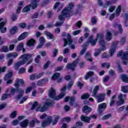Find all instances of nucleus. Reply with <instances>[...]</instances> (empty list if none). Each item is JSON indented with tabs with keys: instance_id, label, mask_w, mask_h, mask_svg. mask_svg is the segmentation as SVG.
I'll list each match as a JSON object with an SVG mask.
<instances>
[{
	"instance_id": "nucleus-1",
	"label": "nucleus",
	"mask_w": 128,
	"mask_h": 128,
	"mask_svg": "<svg viewBox=\"0 0 128 128\" xmlns=\"http://www.w3.org/2000/svg\"><path fill=\"white\" fill-rule=\"evenodd\" d=\"M74 8V4L73 2L69 3L68 6L64 8L62 12V14L58 16V19L61 22H64V17L66 18H70L74 16V11L72 10Z\"/></svg>"
},
{
	"instance_id": "nucleus-26",
	"label": "nucleus",
	"mask_w": 128,
	"mask_h": 128,
	"mask_svg": "<svg viewBox=\"0 0 128 128\" xmlns=\"http://www.w3.org/2000/svg\"><path fill=\"white\" fill-rule=\"evenodd\" d=\"M106 38L108 40V42H110L112 38V32H107L106 36Z\"/></svg>"
},
{
	"instance_id": "nucleus-15",
	"label": "nucleus",
	"mask_w": 128,
	"mask_h": 128,
	"mask_svg": "<svg viewBox=\"0 0 128 128\" xmlns=\"http://www.w3.org/2000/svg\"><path fill=\"white\" fill-rule=\"evenodd\" d=\"M68 100H70V105L72 106L74 104V100H76V98L74 97L67 96L64 98V102H68Z\"/></svg>"
},
{
	"instance_id": "nucleus-16",
	"label": "nucleus",
	"mask_w": 128,
	"mask_h": 128,
	"mask_svg": "<svg viewBox=\"0 0 128 128\" xmlns=\"http://www.w3.org/2000/svg\"><path fill=\"white\" fill-rule=\"evenodd\" d=\"M52 122V118H48L41 123V126L42 128H46V126H48L49 124H50Z\"/></svg>"
},
{
	"instance_id": "nucleus-43",
	"label": "nucleus",
	"mask_w": 128,
	"mask_h": 128,
	"mask_svg": "<svg viewBox=\"0 0 128 128\" xmlns=\"http://www.w3.org/2000/svg\"><path fill=\"white\" fill-rule=\"evenodd\" d=\"M38 106V102H35L33 103L32 106L31 108V110H34Z\"/></svg>"
},
{
	"instance_id": "nucleus-48",
	"label": "nucleus",
	"mask_w": 128,
	"mask_h": 128,
	"mask_svg": "<svg viewBox=\"0 0 128 128\" xmlns=\"http://www.w3.org/2000/svg\"><path fill=\"white\" fill-rule=\"evenodd\" d=\"M18 112L16 111H14L11 114H10V118H14L16 116Z\"/></svg>"
},
{
	"instance_id": "nucleus-7",
	"label": "nucleus",
	"mask_w": 128,
	"mask_h": 128,
	"mask_svg": "<svg viewBox=\"0 0 128 128\" xmlns=\"http://www.w3.org/2000/svg\"><path fill=\"white\" fill-rule=\"evenodd\" d=\"M100 40L99 41V44L102 48L98 49L97 52H94V56H98L102 52H104V50H106V41H104V38Z\"/></svg>"
},
{
	"instance_id": "nucleus-28",
	"label": "nucleus",
	"mask_w": 128,
	"mask_h": 128,
	"mask_svg": "<svg viewBox=\"0 0 128 128\" xmlns=\"http://www.w3.org/2000/svg\"><path fill=\"white\" fill-rule=\"evenodd\" d=\"M94 72L89 71L87 72L86 74L84 76L85 80H88L90 78L94 76Z\"/></svg>"
},
{
	"instance_id": "nucleus-64",
	"label": "nucleus",
	"mask_w": 128,
	"mask_h": 128,
	"mask_svg": "<svg viewBox=\"0 0 128 128\" xmlns=\"http://www.w3.org/2000/svg\"><path fill=\"white\" fill-rule=\"evenodd\" d=\"M91 22H92V24H96V22H98V20H96V16H94L92 18Z\"/></svg>"
},
{
	"instance_id": "nucleus-49",
	"label": "nucleus",
	"mask_w": 128,
	"mask_h": 128,
	"mask_svg": "<svg viewBox=\"0 0 128 128\" xmlns=\"http://www.w3.org/2000/svg\"><path fill=\"white\" fill-rule=\"evenodd\" d=\"M18 26L21 28H26V24L25 22L20 23Z\"/></svg>"
},
{
	"instance_id": "nucleus-46",
	"label": "nucleus",
	"mask_w": 128,
	"mask_h": 128,
	"mask_svg": "<svg viewBox=\"0 0 128 128\" xmlns=\"http://www.w3.org/2000/svg\"><path fill=\"white\" fill-rule=\"evenodd\" d=\"M66 86H64L60 90V94H64V96H66Z\"/></svg>"
},
{
	"instance_id": "nucleus-42",
	"label": "nucleus",
	"mask_w": 128,
	"mask_h": 128,
	"mask_svg": "<svg viewBox=\"0 0 128 128\" xmlns=\"http://www.w3.org/2000/svg\"><path fill=\"white\" fill-rule=\"evenodd\" d=\"M120 12H122V6L120 5H119L116 9V14H118V16H120Z\"/></svg>"
},
{
	"instance_id": "nucleus-6",
	"label": "nucleus",
	"mask_w": 128,
	"mask_h": 128,
	"mask_svg": "<svg viewBox=\"0 0 128 128\" xmlns=\"http://www.w3.org/2000/svg\"><path fill=\"white\" fill-rule=\"evenodd\" d=\"M66 36L67 39L66 38H63V40L64 42V44L63 46L66 47L68 44H72L73 42L72 39V36L70 33H68L66 34V32H63L62 34V38H66Z\"/></svg>"
},
{
	"instance_id": "nucleus-3",
	"label": "nucleus",
	"mask_w": 128,
	"mask_h": 128,
	"mask_svg": "<svg viewBox=\"0 0 128 128\" xmlns=\"http://www.w3.org/2000/svg\"><path fill=\"white\" fill-rule=\"evenodd\" d=\"M102 40L104 38V35L102 34H97L96 36V38L94 40V36L91 35L87 40V42L84 43L82 45L83 48H88V46L89 44H91L92 46H96V42H98V40Z\"/></svg>"
},
{
	"instance_id": "nucleus-35",
	"label": "nucleus",
	"mask_w": 128,
	"mask_h": 128,
	"mask_svg": "<svg viewBox=\"0 0 128 128\" xmlns=\"http://www.w3.org/2000/svg\"><path fill=\"white\" fill-rule=\"evenodd\" d=\"M44 34H46V36H48V38H49L50 40H52V38H54V34L48 31H44Z\"/></svg>"
},
{
	"instance_id": "nucleus-33",
	"label": "nucleus",
	"mask_w": 128,
	"mask_h": 128,
	"mask_svg": "<svg viewBox=\"0 0 128 128\" xmlns=\"http://www.w3.org/2000/svg\"><path fill=\"white\" fill-rule=\"evenodd\" d=\"M121 90L124 94H128V86H121Z\"/></svg>"
},
{
	"instance_id": "nucleus-14",
	"label": "nucleus",
	"mask_w": 128,
	"mask_h": 128,
	"mask_svg": "<svg viewBox=\"0 0 128 128\" xmlns=\"http://www.w3.org/2000/svg\"><path fill=\"white\" fill-rule=\"evenodd\" d=\"M48 82V78H45L43 79L40 80L37 82V86H46V82Z\"/></svg>"
},
{
	"instance_id": "nucleus-20",
	"label": "nucleus",
	"mask_w": 128,
	"mask_h": 128,
	"mask_svg": "<svg viewBox=\"0 0 128 128\" xmlns=\"http://www.w3.org/2000/svg\"><path fill=\"white\" fill-rule=\"evenodd\" d=\"M18 28L16 26H14L10 30V33L12 36L14 34H18Z\"/></svg>"
},
{
	"instance_id": "nucleus-17",
	"label": "nucleus",
	"mask_w": 128,
	"mask_h": 128,
	"mask_svg": "<svg viewBox=\"0 0 128 128\" xmlns=\"http://www.w3.org/2000/svg\"><path fill=\"white\" fill-rule=\"evenodd\" d=\"M106 93H100L99 95H96V96L97 98L98 102H104V98H106Z\"/></svg>"
},
{
	"instance_id": "nucleus-5",
	"label": "nucleus",
	"mask_w": 128,
	"mask_h": 128,
	"mask_svg": "<svg viewBox=\"0 0 128 128\" xmlns=\"http://www.w3.org/2000/svg\"><path fill=\"white\" fill-rule=\"evenodd\" d=\"M56 90L54 89V88H51L49 92H48V96L50 98H52L54 100H60L64 96V94L63 93H60L58 96H56Z\"/></svg>"
},
{
	"instance_id": "nucleus-29",
	"label": "nucleus",
	"mask_w": 128,
	"mask_h": 128,
	"mask_svg": "<svg viewBox=\"0 0 128 128\" xmlns=\"http://www.w3.org/2000/svg\"><path fill=\"white\" fill-rule=\"evenodd\" d=\"M54 101L47 102L44 103V106H46V108L48 110V108L50 106H52L54 105Z\"/></svg>"
},
{
	"instance_id": "nucleus-50",
	"label": "nucleus",
	"mask_w": 128,
	"mask_h": 128,
	"mask_svg": "<svg viewBox=\"0 0 128 128\" xmlns=\"http://www.w3.org/2000/svg\"><path fill=\"white\" fill-rule=\"evenodd\" d=\"M26 72V68H22L19 70L18 74H24Z\"/></svg>"
},
{
	"instance_id": "nucleus-45",
	"label": "nucleus",
	"mask_w": 128,
	"mask_h": 128,
	"mask_svg": "<svg viewBox=\"0 0 128 128\" xmlns=\"http://www.w3.org/2000/svg\"><path fill=\"white\" fill-rule=\"evenodd\" d=\"M11 19L12 22H16L18 20V15L16 14H13L12 15Z\"/></svg>"
},
{
	"instance_id": "nucleus-47",
	"label": "nucleus",
	"mask_w": 128,
	"mask_h": 128,
	"mask_svg": "<svg viewBox=\"0 0 128 128\" xmlns=\"http://www.w3.org/2000/svg\"><path fill=\"white\" fill-rule=\"evenodd\" d=\"M8 96H10V94H3L0 98L1 100H6V98H8Z\"/></svg>"
},
{
	"instance_id": "nucleus-61",
	"label": "nucleus",
	"mask_w": 128,
	"mask_h": 128,
	"mask_svg": "<svg viewBox=\"0 0 128 128\" xmlns=\"http://www.w3.org/2000/svg\"><path fill=\"white\" fill-rule=\"evenodd\" d=\"M32 86L27 88L26 90V94H28L29 92H32Z\"/></svg>"
},
{
	"instance_id": "nucleus-63",
	"label": "nucleus",
	"mask_w": 128,
	"mask_h": 128,
	"mask_svg": "<svg viewBox=\"0 0 128 128\" xmlns=\"http://www.w3.org/2000/svg\"><path fill=\"white\" fill-rule=\"evenodd\" d=\"M16 88L12 87L11 90L10 92V93L11 94H14L16 93Z\"/></svg>"
},
{
	"instance_id": "nucleus-56",
	"label": "nucleus",
	"mask_w": 128,
	"mask_h": 128,
	"mask_svg": "<svg viewBox=\"0 0 128 128\" xmlns=\"http://www.w3.org/2000/svg\"><path fill=\"white\" fill-rule=\"evenodd\" d=\"M102 58H110V55L104 52L102 54Z\"/></svg>"
},
{
	"instance_id": "nucleus-27",
	"label": "nucleus",
	"mask_w": 128,
	"mask_h": 128,
	"mask_svg": "<svg viewBox=\"0 0 128 128\" xmlns=\"http://www.w3.org/2000/svg\"><path fill=\"white\" fill-rule=\"evenodd\" d=\"M90 54V51H88L85 55V58L88 60V62H92V58H91Z\"/></svg>"
},
{
	"instance_id": "nucleus-62",
	"label": "nucleus",
	"mask_w": 128,
	"mask_h": 128,
	"mask_svg": "<svg viewBox=\"0 0 128 128\" xmlns=\"http://www.w3.org/2000/svg\"><path fill=\"white\" fill-rule=\"evenodd\" d=\"M28 100V96H24L20 100V104H24L26 100Z\"/></svg>"
},
{
	"instance_id": "nucleus-4",
	"label": "nucleus",
	"mask_w": 128,
	"mask_h": 128,
	"mask_svg": "<svg viewBox=\"0 0 128 128\" xmlns=\"http://www.w3.org/2000/svg\"><path fill=\"white\" fill-rule=\"evenodd\" d=\"M40 2V0H32L31 4L26 6L22 10L23 12H28L30 10V8L32 10H36L38 8V5Z\"/></svg>"
},
{
	"instance_id": "nucleus-8",
	"label": "nucleus",
	"mask_w": 128,
	"mask_h": 128,
	"mask_svg": "<svg viewBox=\"0 0 128 128\" xmlns=\"http://www.w3.org/2000/svg\"><path fill=\"white\" fill-rule=\"evenodd\" d=\"M78 64V61H74L72 63H68L66 64V68L67 70H72V72H74L76 65Z\"/></svg>"
},
{
	"instance_id": "nucleus-51",
	"label": "nucleus",
	"mask_w": 128,
	"mask_h": 128,
	"mask_svg": "<svg viewBox=\"0 0 128 128\" xmlns=\"http://www.w3.org/2000/svg\"><path fill=\"white\" fill-rule=\"evenodd\" d=\"M50 60H48L44 64V70H46L48 68V66H50Z\"/></svg>"
},
{
	"instance_id": "nucleus-37",
	"label": "nucleus",
	"mask_w": 128,
	"mask_h": 128,
	"mask_svg": "<svg viewBox=\"0 0 128 128\" xmlns=\"http://www.w3.org/2000/svg\"><path fill=\"white\" fill-rule=\"evenodd\" d=\"M90 95L88 93H85L81 96V98L82 100H88L90 98Z\"/></svg>"
},
{
	"instance_id": "nucleus-24",
	"label": "nucleus",
	"mask_w": 128,
	"mask_h": 128,
	"mask_svg": "<svg viewBox=\"0 0 128 128\" xmlns=\"http://www.w3.org/2000/svg\"><path fill=\"white\" fill-rule=\"evenodd\" d=\"M28 124V120L27 119L20 122V126L21 128H26Z\"/></svg>"
},
{
	"instance_id": "nucleus-22",
	"label": "nucleus",
	"mask_w": 128,
	"mask_h": 128,
	"mask_svg": "<svg viewBox=\"0 0 128 128\" xmlns=\"http://www.w3.org/2000/svg\"><path fill=\"white\" fill-rule=\"evenodd\" d=\"M28 32H24L22 33L18 37V40H24V38H28Z\"/></svg>"
},
{
	"instance_id": "nucleus-10",
	"label": "nucleus",
	"mask_w": 128,
	"mask_h": 128,
	"mask_svg": "<svg viewBox=\"0 0 128 128\" xmlns=\"http://www.w3.org/2000/svg\"><path fill=\"white\" fill-rule=\"evenodd\" d=\"M126 98V94H120L118 96V100H119L116 102L118 106H122V104H124V99Z\"/></svg>"
},
{
	"instance_id": "nucleus-32",
	"label": "nucleus",
	"mask_w": 128,
	"mask_h": 128,
	"mask_svg": "<svg viewBox=\"0 0 128 128\" xmlns=\"http://www.w3.org/2000/svg\"><path fill=\"white\" fill-rule=\"evenodd\" d=\"M60 76V72H56L53 74L52 77V80H58V78Z\"/></svg>"
},
{
	"instance_id": "nucleus-30",
	"label": "nucleus",
	"mask_w": 128,
	"mask_h": 128,
	"mask_svg": "<svg viewBox=\"0 0 128 128\" xmlns=\"http://www.w3.org/2000/svg\"><path fill=\"white\" fill-rule=\"evenodd\" d=\"M24 43L20 42L16 48V50L18 52H20L22 50V48H24Z\"/></svg>"
},
{
	"instance_id": "nucleus-2",
	"label": "nucleus",
	"mask_w": 128,
	"mask_h": 128,
	"mask_svg": "<svg viewBox=\"0 0 128 128\" xmlns=\"http://www.w3.org/2000/svg\"><path fill=\"white\" fill-rule=\"evenodd\" d=\"M20 58L23 60L15 64V68L17 70L18 69L20 66L26 64V66H28L32 62V54H25L20 56Z\"/></svg>"
},
{
	"instance_id": "nucleus-9",
	"label": "nucleus",
	"mask_w": 128,
	"mask_h": 128,
	"mask_svg": "<svg viewBox=\"0 0 128 128\" xmlns=\"http://www.w3.org/2000/svg\"><path fill=\"white\" fill-rule=\"evenodd\" d=\"M118 44V41H114L112 42V48L110 49L109 52L110 56H114V54L116 52V50Z\"/></svg>"
},
{
	"instance_id": "nucleus-34",
	"label": "nucleus",
	"mask_w": 128,
	"mask_h": 128,
	"mask_svg": "<svg viewBox=\"0 0 128 128\" xmlns=\"http://www.w3.org/2000/svg\"><path fill=\"white\" fill-rule=\"evenodd\" d=\"M8 52V46H3L0 49V52Z\"/></svg>"
},
{
	"instance_id": "nucleus-21",
	"label": "nucleus",
	"mask_w": 128,
	"mask_h": 128,
	"mask_svg": "<svg viewBox=\"0 0 128 128\" xmlns=\"http://www.w3.org/2000/svg\"><path fill=\"white\" fill-rule=\"evenodd\" d=\"M84 6H82V5L80 4L78 6V8L76 9L75 11V14H82V12L84 10L83 8Z\"/></svg>"
},
{
	"instance_id": "nucleus-19",
	"label": "nucleus",
	"mask_w": 128,
	"mask_h": 128,
	"mask_svg": "<svg viewBox=\"0 0 128 128\" xmlns=\"http://www.w3.org/2000/svg\"><path fill=\"white\" fill-rule=\"evenodd\" d=\"M106 108V104L102 103L98 105V112L100 114H102V110Z\"/></svg>"
},
{
	"instance_id": "nucleus-54",
	"label": "nucleus",
	"mask_w": 128,
	"mask_h": 128,
	"mask_svg": "<svg viewBox=\"0 0 128 128\" xmlns=\"http://www.w3.org/2000/svg\"><path fill=\"white\" fill-rule=\"evenodd\" d=\"M36 124V120H32L30 122V128H34V126Z\"/></svg>"
},
{
	"instance_id": "nucleus-39",
	"label": "nucleus",
	"mask_w": 128,
	"mask_h": 128,
	"mask_svg": "<svg viewBox=\"0 0 128 128\" xmlns=\"http://www.w3.org/2000/svg\"><path fill=\"white\" fill-rule=\"evenodd\" d=\"M124 16H125L126 20L124 22V24L125 26L128 28V21H126V20H128V13H125Z\"/></svg>"
},
{
	"instance_id": "nucleus-12",
	"label": "nucleus",
	"mask_w": 128,
	"mask_h": 128,
	"mask_svg": "<svg viewBox=\"0 0 128 128\" xmlns=\"http://www.w3.org/2000/svg\"><path fill=\"white\" fill-rule=\"evenodd\" d=\"M20 84L21 86H24V80L22 79L17 78L14 84V86L16 88V90H18L20 89Z\"/></svg>"
},
{
	"instance_id": "nucleus-52",
	"label": "nucleus",
	"mask_w": 128,
	"mask_h": 128,
	"mask_svg": "<svg viewBox=\"0 0 128 128\" xmlns=\"http://www.w3.org/2000/svg\"><path fill=\"white\" fill-rule=\"evenodd\" d=\"M62 122H70V117H65L62 118Z\"/></svg>"
},
{
	"instance_id": "nucleus-36",
	"label": "nucleus",
	"mask_w": 128,
	"mask_h": 128,
	"mask_svg": "<svg viewBox=\"0 0 128 128\" xmlns=\"http://www.w3.org/2000/svg\"><path fill=\"white\" fill-rule=\"evenodd\" d=\"M12 74H14V72L12 71H10L6 74L5 76V78L6 80H8V78H10L12 76Z\"/></svg>"
},
{
	"instance_id": "nucleus-59",
	"label": "nucleus",
	"mask_w": 128,
	"mask_h": 128,
	"mask_svg": "<svg viewBox=\"0 0 128 128\" xmlns=\"http://www.w3.org/2000/svg\"><path fill=\"white\" fill-rule=\"evenodd\" d=\"M39 42L40 44H44V43L46 42V40H44V37H40V38Z\"/></svg>"
},
{
	"instance_id": "nucleus-41",
	"label": "nucleus",
	"mask_w": 128,
	"mask_h": 128,
	"mask_svg": "<svg viewBox=\"0 0 128 128\" xmlns=\"http://www.w3.org/2000/svg\"><path fill=\"white\" fill-rule=\"evenodd\" d=\"M101 66L102 68H104V66H106V68H110V63L103 62L101 64Z\"/></svg>"
},
{
	"instance_id": "nucleus-58",
	"label": "nucleus",
	"mask_w": 128,
	"mask_h": 128,
	"mask_svg": "<svg viewBox=\"0 0 128 128\" xmlns=\"http://www.w3.org/2000/svg\"><path fill=\"white\" fill-rule=\"evenodd\" d=\"M64 68V66H59L56 68L54 70V72H60V70H62Z\"/></svg>"
},
{
	"instance_id": "nucleus-13",
	"label": "nucleus",
	"mask_w": 128,
	"mask_h": 128,
	"mask_svg": "<svg viewBox=\"0 0 128 128\" xmlns=\"http://www.w3.org/2000/svg\"><path fill=\"white\" fill-rule=\"evenodd\" d=\"M92 110V108L88 106H84L82 108L83 114H86V116H88L89 114Z\"/></svg>"
},
{
	"instance_id": "nucleus-57",
	"label": "nucleus",
	"mask_w": 128,
	"mask_h": 128,
	"mask_svg": "<svg viewBox=\"0 0 128 128\" xmlns=\"http://www.w3.org/2000/svg\"><path fill=\"white\" fill-rule=\"evenodd\" d=\"M40 56L37 55L36 58H34V62L36 64H38L40 62Z\"/></svg>"
},
{
	"instance_id": "nucleus-11",
	"label": "nucleus",
	"mask_w": 128,
	"mask_h": 128,
	"mask_svg": "<svg viewBox=\"0 0 128 128\" xmlns=\"http://www.w3.org/2000/svg\"><path fill=\"white\" fill-rule=\"evenodd\" d=\"M44 74V72L39 73L38 74H32L30 76V79L31 80H40Z\"/></svg>"
},
{
	"instance_id": "nucleus-38",
	"label": "nucleus",
	"mask_w": 128,
	"mask_h": 128,
	"mask_svg": "<svg viewBox=\"0 0 128 128\" xmlns=\"http://www.w3.org/2000/svg\"><path fill=\"white\" fill-rule=\"evenodd\" d=\"M72 86H74V82L72 81H70L67 86V90H70V88H72Z\"/></svg>"
},
{
	"instance_id": "nucleus-44",
	"label": "nucleus",
	"mask_w": 128,
	"mask_h": 128,
	"mask_svg": "<svg viewBox=\"0 0 128 128\" xmlns=\"http://www.w3.org/2000/svg\"><path fill=\"white\" fill-rule=\"evenodd\" d=\"M58 50L57 48H54L53 51V54L52 57L56 58V56H58Z\"/></svg>"
},
{
	"instance_id": "nucleus-60",
	"label": "nucleus",
	"mask_w": 128,
	"mask_h": 128,
	"mask_svg": "<svg viewBox=\"0 0 128 128\" xmlns=\"http://www.w3.org/2000/svg\"><path fill=\"white\" fill-rule=\"evenodd\" d=\"M122 60H128V53H124L122 56Z\"/></svg>"
},
{
	"instance_id": "nucleus-23",
	"label": "nucleus",
	"mask_w": 128,
	"mask_h": 128,
	"mask_svg": "<svg viewBox=\"0 0 128 128\" xmlns=\"http://www.w3.org/2000/svg\"><path fill=\"white\" fill-rule=\"evenodd\" d=\"M36 41L34 38H31L29 40H28L27 42V46H34V44H36Z\"/></svg>"
},
{
	"instance_id": "nucleus-25",
	"label": "nucleus",
	"mask_w": 128,
	"mask_h": 128,
	"mask_svg": "<svg viewBox=\"0 0 128 128\" xmlns=\"http://www.w3.org/2000/svg\"><path fill=\"white\" fill-rule=\"evenodd\" d=\"M99 90H100V86H96L94 87V88L92 92V96H96V94H97Z\"/></svg>"
},
{
	"instance_id": "nucleus-31",
	"label": "nucleus",
	"mask_w": 128,
	"mask_h": 128,
	"mask_svg": "<svg viewBox=\"0 0 128 128\" xmlns=\"http://www.w3.org/2000/svg\"><path fill=\"white\" fill-rule=\"evenodd\" d=\"M121 78L122 80L124 82H126V84H128V76L126 74H123L121 76Z\"/></svg>"
},
{
	"instance_id": "nucleus-53",
	"label": "nucleus",
	"mask_w": 128,
	"mask_h": 128,
	"mask_svg": "<svg viewBox=\"0 0 128 128\" xmlns=\"http://www.w3.org/2000/svg\"><path fill=\"white\" fill-rule=\"evenodd\" d=\"M111 116H112V114H108L104 116L102 118V120H108V118H110Z\"/></svg>"
},
{
	"instance_id": "nucleus-40",
	"label": "nucleus",
	"mask_w": 128,
	"mask_h": 128,
	"mask_svg": "<svg viewBox=\"0 0 128 128\" xmlns=\"http://www.w3.org/2000/svg\"><path fill=\"white\" fill-rule=\"evenodd\" d=\"M58 120H60V116H57L54 118V120L52 122V125L54 126L56 124H58Z\"/></svg>"
},
{
	"instance_id": "nucleus-18",
	"label": "nucleus",
	"mask_w": 128,
	"mask_h": 128,
	"mask_svg": "<svg viewBox=\"0 0 128 128\" xmlns=\"http://www.w3.org/2000/svg\"><path fill=\"white\" fill-rule=\"evenodd\" d=\"M80 118L82 122H87V124H90V120H92L90 117L84 116V114L81 115Z\"/></svg>"
},
{
	"instance_id": "nucleus-55",
	"label": "nucleus",
	"mask_w": 128,
	"mask_h": 128,
	"mask_svg": "<svg viewBox=\"0 0 128 128\" xmlns=\"http://www.w3.org/2000/svg\"><path fill=\"white\" fill-rule=\"evenodd\" d=\"M76 128H78V126H84V124L82 122H76Z\"/></svg>"
}]
</instances>
